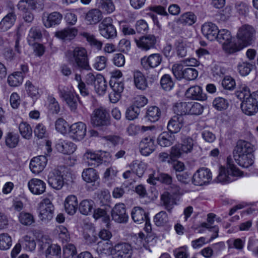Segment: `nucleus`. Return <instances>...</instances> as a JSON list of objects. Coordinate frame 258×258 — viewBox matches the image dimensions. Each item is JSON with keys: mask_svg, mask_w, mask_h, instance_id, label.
<instances>
[{"mask_svg": "<svg viewBox=\"0 0 258 258\" xmlns=\"http://www.w3.org/2000/svg\"><path fill=\"white\" fill-rule=\"evenodd\" d=\"M66 55L74 68L80 71L91 70L89 63L87 51L84 48L77 47L73 50H68Z\"/></svg>", "mask_w": 258, "mask_h": 258, "instance_id": "nucleus-1", "label": "nucleus"}, {"mask_svg": "<svg viewBox=\"0 0 258 258\" xmlns=\"http://www.w3.org/2000/svg\"><path fill=\"white\" fill-rule=\"evenodd\" d=\"M241 172L227 158V167L221 166L219 168V174L217 177V181L222 183H228L234 181V177L241 176Z\"/></svg>", "mask_w": 258, "mask_h": 258, "instance_id": "nucleus-2", "label": "nucleus"}, {"mask_svg": "<svg viewBox=\"0 0 258 258\" xmlns=\"http://www.w3.org/2000/svg\"><path fill=\"white\" fill-rule=\"evenodd\" d=\"M256 31L251 25L244 24L239 27L236 34L238 42L246 47L251 45L255 40Z\"/></svg>", "mask_w": 258, "mask_h": 258, "instance_id": "nucleus-3", "label": "nucleus"}, {"mask_svg": "<svg viewBox=\"0 0 258 258\" xmlns=\"http://www.w3.org/2000/svg\"><path fill=\"white\" fill-rule=\"evenodd\" d=\"M85 82L99 95H103L106 91L107 82L104 77L99 74L88 73L85 76Z\"/></svg>", "mask_w": 258, "mask_h": 258, "instance_id": "nucleus-4", "label": "nucleus"}, {"mask_svg": "<svg viewBox=\"0 0 258 258\" xmlns=\"http://www.w3.org/2000/svg\"><path fill=\"white\" fill-rule=\"evenodd\" d=\"M39 205V218L43 223L49 222L53 217L54 207L52 202L49 199L46 198Z\"/></svg>", "mask_w": 258, "mask_h": 258, "instance_id": "nucleus-5", "label": "nucleus"}, {"mask_svg": "<svg viewBox=\"0 0 258 258\" xmlns=\"http://www.w3.org/2000/svg\"><path fill=\"white\" fill-rule=\"evenodd\" d=\"M194 145V142L192 139L190 137H186L182 140L181 144L175 145L171 148V156L174 158H179L183 154L191 153Z\"/></svg>", "mask_w": 258, "mask_h": 258, "instance_id": "nucleus-6", "label": "nucleus"}, {"mask_svg": "<svg viewBox=\"0 0 258 258\" xmlns=\"http://www.w3.org/2000/svg\"><path fill=\"white\" fill-rule=\"evenodd\" d=\"M113 20L110 17H106L99 24L100 34L106 39H113L117 36V32L112 24Z\"/></svg>", "mask_w": 258, "mask_h": 258, "instance_id": "nucleus-7", "label": "nucleus"}, {"mask_svg": "<svg viewBox=\"0 0 258 258\" xmlns=\"http://www.w3.org/2000/svg\"><path fill=\"white\" fill-rule=\"evenodd\" d=\"M59 94L65 101L71 111L75 112L77 109L78 103H80L79 96L75 92L58 89Z\"/></svg>", "mask_w": 258, "mask_h": 258, "instance_id": "nucleus-8", "label": "nucleus"}, {"mask_svg": "<svg viewBox=\"0 0 258 258\" xmlns=\"http://www.w3.org/2000/svg\"><path fill=\"white\" fill-rule=\"evenodd\" d=\"M111 252L113 258H131L133 250L130 244L121 242L115 244Z\"/></svg>", "mask_w": 258, "mask_h": 258, "instance_id": "nucleus-9", "label": "nucleus"}, {"mask_svg": "<svg viewBox=\"0 0 258 258\" xmlns=\"http://www.w3.org/2000/svg\"><path fill=\"white\" fill-rule=\"evenodd\" d=\"M211 179L212 173L210 169L202 167L194 174L192 182L196 185L201 186L209 183Z\"/></svg>", "mask_w": 258, "mask_h": 258, "instance_id": "nucleus-10", "label": "nucleus"}, {"mask_svg": "<svg viewBox=\"0 0 258 258\" xmlns=\"http://www.w3.org/2000/svg\"><path fill=\"white\" fill-rule=\"evenodd\" d=\"M91 122L95 126L108 125L109 124L108 114L106 110L103 107H100L95 109L91 117Z\"/></svg>", "mask_w": 258, "mask_h": 258, "instance_id": "nucleus-11", "label": "nucleus"}, {"mask_svg": "<svg viewBox=\"0 0 258 258\" xmlns=\"http://www.w3.org/2000/svg\"><path fill=\"white\" fill-rule=\"evenodd\" d=\"M109 84L112 90L109 94V99L112 103H114L121 98V93L124 89V84L121 81L111 79Z\"/></svg>", "mask_w": 258, "mask_h": 258, "instance_id": "nucleus-12", "label": "nucleus"}, {"mask_svg": "<svg viewBox=\"0 0 258 258\" xmlns=\"http://www.w3.org/2000/svg\"><path fill=\"white\" fill-rule=\"evenodd\" d=\"M69 129L70 136L75 140H81L86 135V125L82 122L73 124Z\"/></svg>", "mask_w": 258, "mask_h": 258, "instance_id": "nucleus-13", "label": "nucleus"}, {"mask_svg": "<svg viewBox=\"0 0 258 258\" xmlns=\"http://www.w3.org/2000/svg\"><path fill=\"white\" fill-rule=\"evenodd\" d=\"M111 216L112 219L119 223L126 222L128 218L123 204H116L112 210Z\"/></svg>", "mask_w": 258, "mask_h": 258, "instance_id": "nucleus-14", "label": "nucleus"}, {"mask_svg": "<svg viewBox=\"0 0 258 258\" xmlns=\"http://www.w3.org/2000/svg\"><path fill=\"white\" fill-rule=\"evenodd\" d=\"M162 57L159 53H154L149 56H144L141 59L142 67L145 70L158 67L162 62Z\"/></svg>", "mask_w": 258, "mask_h": 258, "instance_id": "nucleus-15", "label": "nucleus"}, {"mask_svg": "<svg viewBox=\"0 0 258 258\" xmlns=\"http://www.w3.org/2000/svg\"><path fill=\"white\" fill-rule=\"evenodd\" d=\"M135 41L137 46L145 51L155 48L157 42L156 38L153 35L142 36L138 40L136 39Z\"/></svg>", "mask_w": 258, "mask_h": 258, "instance_id": "nucleus-16", "label": "nucleus"}, {"mask_svg": "<svg viewBox=\"0 0 258 258\" xmlns=\"http://www.w3.org/2000/svg\"><path fill=\"white\" fill-rule=\"evenodd\" d=\"M62 19V14L57 12H53L50 14L44 13L42 17L43 23L46 28H50L59 24Z\"/></svg>", "mask_w": 258, "mask_h": 258, "instance_id": "nucleus-17", "label": "nucleus"}, {"mask_svg": "<svg viewBox=\"0 0 258 258\" xmlns=\"http://www.w3.org/2000/svg\"><path fill=\"white\" fill-rule=\"evenodd\" d=\"M254 151V146L250 143L244 140H239L233 150V157H236V155L239 156L240 155L252 153Z\"/></svg>", "mask_w": 258, "mask_h": 258, "instance_id": "nucleus-18", "label": "nucleus"}, {"mask_svg": "<svg viewBox=\"0 0 258 258\" xmlns=\"http://www.w3.org/2000/svg\"><path fill=\"white\" fill-rule=\"evenodd\" d=\"M49 185L54 189H60L64 184L63 175L59 170H54L49 173L48 177Z\"/></svg>", "mask_w": 258, "mask_h": 258, "instance_id": "nucleus-19", "label": "nucleus"}, {"mask_svg": "<svg viewBox=\"0 0 258 258\" xmlns=\"http://www.w3.org/2000/svg\"><path fill=\"white\" fill-rule=\"evenodd\" d=\"M47 163V159L45 156H38L32 158L30 163V169L34 174L42 172Z\"/></svg>", "mask_w": 258, "mask_h": 258, "instance_id": "nucleus-20", "label": "nucleus"}, {"mask_svg": "<svg viewBox=\"0 0 258 258\" xmlns=\"http://www.w3.org/2000/svg\"><path fill=\"white\" fill-rule=\"evenodd\" d=\"M139 147L142 155L146 156H149L155 150L154 139L150 137L143 139L140 142Z\"/></svg>", "mask_w": 258, "mask_h": 258, "instance_id": "nucleus-21", "label": "nucleus"}, {"mask_svg": "<svg viewBox=\"0 0 258 258\" xmlns=\"http://www.w3.org/2000/svg\"><path fill=\"white\" fill-rule=\"evenodd\" d=\"M218 31L217 26L212 22L205 23L202 27V33L210 41L216 40Z\"/></svg>", "mask_w": 258, "mask_h": 258, "instance_id": "nucleus-22", "label": "nucleus"}, {"mask_svg": "<svg viewBox=\"0 0 258 258\" xmlns=\"http://www.w3.org/2000/svg\"><path fill=\"white\" fill-rule=\"evenodd\" d=\"M187 98L192 100L204 101L207 99L206 94L203 92L201 87L195 85L189 88L185 92Z\"/></svg>", "mask_w": 258, "mask_h": 258, "instance_id": "nucleus-23", "label": "nucleus"}, {"mask_svg": "<svg viewBox=\"0 0 258 258\" xmlns=\"http://www.w3.org/2000/svg\"><path fill=\"white\" fill-rule=\"evenodd\" d=\"M28 186L32 194L37 195L42 194L46 189L45 183L38 178H33L30 180L28 183Z\"/></svg>", "mask_w": 258, "mask_h": 258, "instance_id": "nucleus-24", "label": "nucleus"}, {"mask_svg": "<svg viewBox=\"0 0 258 258\" xmlns=\"http://www.w3.org/2000/svg\"><path fill=\"white\" fill-rule=\"evenodd\" d=\"M184 124L182 116L174 115L170 118L167 124V128L171 134L178 133Z\"/></svg>", "mask_w": 258, "mask_h": 258, "instance_id": "nucleus-25", "label": "nucleus"}, {"mask_svg": "<svg viewBox=\"0 0 258 258\" xmlns=\"http://www.w3.org/2000/svg\"><path fill=\"white\" fill-rule=\"evenodd\" d=\"M56 148L60 153L63 154H71L76 151L77 146L70 141L60 140L56 145Z\"/></svg>", "mask_w": 258, "mask_h": 258, "instance_id": "nucleus-26", "label": "nucleus"}, {"mask_svg": "<svg viewBox=\"0 0 258 258\" xmlns=\"http://www.w3.org/2000/svg\"><path fill=\"white\" fill-rule=\"evenodd\" d=\"M241 108L243 112L248 115H253L258 110V106L249 96L242 100Z\"/></svg>", "mask_w": 258, "mask_h": 258, "instance_id": "nucleus-27", "label": "nucleus"}, {"mask_svg": "<svg viewBox=\"0 0 258 258\" xmlns=\"http://www.w3.org/2000/svg\"><path fill=\"white\" fill-rule=\"evenodd\" d=\"M131 216L134 221L138 224H141L144 221L147 223L149 221L148 214L143 209L139 207H135L133 209Z\"/></svg>", "mask_w": 258, "mask_h": 258, "instance_id": "nucleus-28", "label": "nucleus"}, {"mask_svg": "<svg viewBox=\"0 0 258 258\" xmlns=\"http://www.w3.org/2000/svg\"><path fill=\"white\" fill-rule=\"evenodd\" d=\"M78 34L76 28H66L55 32V36L63 41H70L73 39Z\"/></svg>", "mask_w": 258, "mask_h": 258, "instance_id": "nucleus-29", "label": "nucleus"}, {"mask_svg": "<svg viewBox=\"0 0 258 258\" xmlns=\"http://www.w3.org/2000/svg\"><path fill=\"white\" fill-rule=\"evenodd\" d=\"M244 47L237 41L236 42L233 39L222 45V49L225 53L232 54L236 53Z\"/></svg>", "mask_w": 258, "mask_h": 258, "instance_id": "nucleus-30", "label": "nucleus"}, {"mask_svg": "<svg viewBox=\"0 0 258 258\" xmlns=\"http://www.w3.org/2000/svg\"><path fill=\"white\" fill-rule=\"evenodd\" d=\"M161 200L165 209L168 212H171L173 206L177 204L178 200L177 197H175L169 192H164L161 196Z\"/></svg>", "mask_w": 258, "mask_h": 258, "instance_id": "nucleus-31", "label": "nucleus"}, {"mask_svg": "<svg viewBox=\"0 0 258 258\" xmlns=\"http://www.w3.org/2000/svg\"><path fill=\"white\" fill-rule=\"evenodd\" d=\"M84 157L88 165L90 166H98L103 162L101 155L91 151L86 152L84 154Z\"/></svg>", "mask_w": 258, "mask_h": 258, "instance_id": "nucleus-32", "label": "nucleus"}, {"mask_svg": "<svg viewBox=\"0 0 258 258\" xmlns=\"http://www.w3.org/2000/svg\"><path fill=\"white\" fill-rule=\"evenodd\" d=\"M78 207L77 197L74 195H70L67 197L64 201V208L66 212L70 215L75 214Z\"/></svg>", "mask_w": 258, "mask_h": 258, "instance_id": "nucleus-33", "label": "nucleus"}, {"mask_svg": "<svg viewBox=\"0 0 258 258\" xmlns=\"http://www.w3.org/2000/svg\"><path fill=\"white\" fill-rule=\"evenodd\" d=\"M235 162L243 168H248L251 166L254 162V156L252 153L240 155L234 157Z\"/></svg>", "mask_w": 258, "mask_h": 258, "instance_id": "nucleus-34", "label": "nucleus"}, {"mask_svg": "<svg viewBox=\"0 0 258 258\" xmlns=\"http://www.w3.org/2000/svg\"><path fill=\"white\" fill-rule=\"evenodd\" d=\"M16 20V15L15 13H9L0 22V30L3 31H7L14 25Z\"/></svg>", "mask_w": 258, "mask_h": 258, "instance_id": "nucleus-35", "label": "nucleus"}, {"mask_svg": "<svg viewBox=\"0 0 258 258\" xmlns=\"http://www.w3.org/2000/svg\"><path fill=\"white\" fill-rule=\"evenodd\" d=\"M102 19V12L97 9H92L88 11L85 17V20L90 25L98 23Z\"/></svg>", "mask_w": 258, "mask_h": 258, "instance_id": "nucleus-36", "label": "nucleus"}, {"mask_svg": "<svg viewBox=\"0 0 258 258\" xmlns=\"http://www.w3.org/2000/svg\"><path fill=\"white\" fill-rule=\"evenodd\" d=\"M175 140L174 136L171 133L163 132L161 134L158 139V144L164 147L171 146Z\"/></svg>", "mask_w": 258, "mask_h": 258, "instance_id": "nucleus-37", "label": "nucleus"}, {"mask_svg": "<svg viewBox=\"0 0 258 258\" xmlns=\"http://www.w3.org/2000/svg\"><path fill=\"white\" fill-rule=\"evenodd\" d=\"M83 179L87 183H94L99 178V175L93 168H88L83 170L82 174Z\"/></svg>", "mask_w": 258, "mask_h": 258, "instance_id": "nucleus-38", "label": "nucleus"}, {"mask_svg": "<svg viewBox=\"0 0 258 258\" xmlns=\"http://www.w3.org/2000/svg\"><path fill=\"white\" fill-rule=\"evenodd\" d=\"M133 77L134 84L138 89L144 90L147 88L148 85L146 79L140 71H134Z\"/></svg>", "mask_w": 258, "mask_h": 258, "instance_id": "nucleus-39", "label": "nucleus"}, {"mask_svg": "<svg viewBox=\"0 0 258 258\" xmlns=\"http://www.w3.org/2000/svg\"><path fill=\"white\" fill-rule=\"evenodd\" d=\"M215 216V215L213 213L209 214L207 218L208 223L204 222L201 224L202 227L209 229L211 231L213 232V234L211 237L210 240H213L218 236L219 228L216 226H211L214 222V218Z\"/></svg>", "mask_w": 258, "mask_h": 258, "instance_id": "nucleus-40", "label": "nucleus"}, {"mask_svg": "<svg viewBox=\"0 0 258 258\" xmlns=\"http://www.w3.org/2000/svg\"><path fill=\"white\" fill-rule=\"evenodd\" d=\"M95 203L91 199H85L82 201L79 205V210L83 215H88L92 212Z\"/></svg>", "mask_w": 258, "mask_h": 258, "instance_id": "nucleus-41", "label": "nucleus"}, {"mask_svg": "<svg viewBox=\"0 0 258 258\" xmlns=\"http://www.w3.org/2000/svg\"><path fill=\"white\" fill-rule=\"evenodd\" d=\"M25 86L27 94L32 99H37L40 97L42 91L38 87L34 85L31 81H27Z\"/></svg>", "mask_w": 258, "mask_h": 258, "instance_id": "nucleus-42", "label": "nucleus"}, {"mask_svg": "<svg viewBox=\"0 0 258 258\" xmlns=\"http://www.w3.org/2000/svg\"><path fill=\"white\" fill-rule=\"evenodd\" d=\"M161 112L159 107L156 106L149 107L146 112V117L151 122H155L159 120Z\"/></svg>", "mask_w": 258, "mask_h": 258, "instance_id": "nucleus-43", "label": "nucleus"}, {"mask_svg": "<svg viewBox=\"0 0 258 258\" xmlns=\"http://www.w3.org/2000/svg\"><path fill=\"white\" fill-rule=\"evenodd\" d=\"M19 242L22 246L27 251H33L36 248V242L33 237L28 235H25L21 239Z\"/></svg>", "mask_w": 258, "mask_h": 258, "instance_id": "nucleus-44", "label": "nucleus"}, {"mask_svg": "<svg viewBox=\"0 0 258 258\" xmlns=\"http://www.w3.org/2000/svg\"><path fill=\"white\" fill-rule=\"evenodd\" d=\"M42 37L41 30L37 26L32 27L28 34L27 37L28 42L29 45H33L35 41L40 39Z\"/></svg>", "mask_w": 258, "mask_h": 258, "instance_id": "nucleus-45", "label": "nucleus"}, {"mask_svg": "<svg viewBox=\"0 0 258 258\" xmlns=\"http://www.w3.org/2000/svg\"><path fill=\"white\" fill-rule=\"evenodd\" d=\"M19 222L24 226H29L35 222L33 215L30 213L21 212L18 215Z\"/></svg>", "mask_w": 258, "mask_h": 258, "instance_id": "nucleus-46", "label": "nucleus"}, {"mask_svg": "<svg viewBox=\"0 0 258 258\" xmlns=\"http://www.w3.org/2000/svg\"><path fill=\"white\" fill-rule=\"evenodd\" d=\"M23 76L21 72H15L9 76L8 83L12 87H17L22 83Z\"/></svg>", "mask_w": 258, "mask_h": 258, "instance_id": "nucleus-47", "label": "nucleus"}, {"mask_svg": "<svg viewBox=\"0 0 258 258\" xmlns=\"http://www.w3.org/2000/svg\"><path fill=\"white\" fill-rule=\"evenodd\" d=\"M82 36L86 39L88 42L92 47L98 50H100L102 48L103 45L102 42L96 39L94 35L89 33L84 32L82 34Z\"/></svg>", "mask_w": 258, "mask_h": 258, "instance_id": "nucleus-48", "label": "nucleus"}, {"mask_svg": "<svg viewBox=\"0 0 258 258\" xmlns=\"http://www.w3.org/2000/svg\"><path fill=\"white\" fill-rule=\"evenodd\" d=\"M188 102L176 103L173 107V110L176 116H182L188 114Z\"/></svg>", "mask_w": 258, "mask_h": 258, "instance_id": "nucleus-49", "label": "nucleus"}, {"mask_svg": "<svg viewBox=\"0 0 258 258\" xmlns=\"http://www.w3.org/2000/svg\"><path fill=\"white\" fill-rule=\"evenodd\" d=\"M46 258H60L61 248L57 244H52L45 250Z\"/></svg>", "mask_w": 258, "mask_h": 258, "instance_id": "nucleus-50", "label": "nucleus"}, {"mask_svg": "<svg viewBox=\"0 0 258 258\" xmlns=\"http://www.w3.org/2000/svg\"><path fill=\"white\" fill-rule=\"evenodd\" d=\"M20 133L24 139L29 140L32 136V129L26 122H21L19 126Z\"/></svg>", "mask_w": 258, "mask_h": 258, "instance_id": "nucleus-51", "label": "nucleus"}, {"mask_svg": "<svg viewBox=\"0 0 258 258\" xmlns=\"http://www.w3.org/2000/svg\"><path fill=\"white\" fill-rule=\"evenodd\" d=\"M99 8L106 14H110L115 10V6L111 0H98Z\"/></svg>", "mask_w": 258, "mask_h": 258, "instance_id": "nucleus-52", "label": "nucleus"}, {"mask_svg": "<svg viewBox=\"0 0 258 258\" xmlns=\"http://www.w3.org/2000/svg\"><path fill=\"white\" fill-rule=\"evenodd\" d=\"M232 39H233L232 36L231 35V33L228 30L222 29L219 30L216 40L223 45L229 41L231 40Z\"/></svg>", "mask_w": 258, "mask_h": 258, "instance_id": "nucleus-53", "label": "nucleus"}, {"mask_svg": "<svg viewBox=\"0 0 258 258\" xmlns=\"http://www.w3.org/2000/svg\"><path fill=\"white\" fill-rule=\"evenodd\" d=\"M12 244V238L8 233L0 234V249L7 250L11 247Z\"/></svg>", "mask_w": 258, "mask_h": 258, "instance_id": "nucleus-54", "label": "nucleus"}, {"mask_svg": "<svg viewBox=\"0 0 258 258\" xmlns=\"http://www.w3.org/2000/svg\"><path fill=\"white\" fill-rule=\"evenodd\" d=\"M93 217L96 220L101 218L102 221L106 223V226H108L110 218L106 209L100 208L95 209L94 211Z\"/></svg>", "mask_w": 258, "mask_h": 258, "instance_id": "nucleus-55", "label": "nucleus"}, {"mask_svg": "<svg viewBox=\"0 0 258 258\" xmlns=\"http://www.w3.org/2000/svg\"><path fill=\"white\" fill-rule=\"evenodd\" d=\"M19 141V136L16 134L9 133L5 137L6 145L11 148L16 147Z\"/></svg>", "mask_w": 258, "mask_h": 258, "instance_id": "nucleus-56", "label": "nucleus"}, {"mask_svg": "<svg viewBox=\"0 0 258 258\" xmlns=\"http://www.w3.org/2000/svg\"><path fill=\"white\" fill-rule=\"evenodd\" d=\"M196 16L191 12H187L182 15L179 19V22L184 25H191L196 21Z\"/></svg>", "mask_w": 258, "mask_h": 258, "instance_id": "nucleus-57", "label": "nucleus"}, {"mask_svg": "<svg viewBox=\"0 0 258 258\" xmlns=\"http://www.w3.org/2000/svg\"><path fill=\"white\" fill-rule=\"evenodd\" d=\"M160 84L162 88L166 91L170 90L174 86V83L171 76L168 74H165L162 77L160 80Z\"/></svg>", "mask_w": 258, "mask_h": 258, "instance_id": "nucleus-58", "label": "nucleus"}, {"mask_svg": "<svg viewBox=\"0 0 258 258\" xmlns=\"http://www.w3.org/2000/svg\"><path fill=\"white\" fill-rule=\"evenodd\" d=\"M253 66L247 61L239 62L237 66L238 72L242 76L248 75L252 70Z\"/></svg>", "mask_w": 258, "mask_h": 258, "instance_id": "nucleus-59", "label": "nucleus"}, {"mask_svg": "<svg viewBox=\"0 0 258 258\" xmlns=\"http://www.w3.org/2000/svg\"><path fill=\"white\" fill-rule=\"evenodd\" d=\"M154 222L157 226L165 225L168 222V218L166 212L161 211L157 214L154 217Z\"/></svg>", "mask_w": 258, "mask_h": 258, "instance_id": "nucleus-60", "label": "nucleus"}, {"mask_svg": "<svg viewBox=\"0 0 258 258\" xmlns=\"http://www.w3.org/2000/svg\"><path fill=\"white\" fill-rule=\"evenodd\" d=\"M130 167L133 170L135 176L140 178L143 176L146 170V166L144 163H134L130 165Z\"/></svg>", "mask_w": 258, "mask_h": 258, "instance_id": "nucleus-61", "label": "nucleus"}, {"mask_svg": "<svg viewBox=\"0 0 258 258\" xmlns=\"http://www.w3.org/2000/svg\"><path fill=\"white\" fill-rule=\"evenodd\" d=\"M228 104V101L222 97L216 98L213 102V106L220 111L227 109Z\"/></svg>", "mask_w": 258, "mask_h": 258, "instance_id": "nucleus-62", "label": "nucleus"}, {"mask_svg": "<svg viewBox=\"0 0 258 258\" xmlns=\"http://www.w3.org/2000/svg\"><path fill=\"white\" fill-rule=\"evenodd\" d=\"M69 124L63 118H59L55 122V128L62 134H65L67 133L69 129Z\"/></svg>", "mask_w": 258, "mask_h": 258, "instance_id": "nucleus-63", "label": "nucleus"}, {"mask_svg": "<svg viewBox=\"0 0 258 258\" xmlns=\"http://www.w3.org/2000/svg\"><path fill=\"white\" fill-rule=\"evenodd\" d=\"M140 112V109L133 105L129 107L126 110L125 117L130 120L137 118Z\"/></svg>", "mask_w": 258, "mask_h": 258, "instance_id": "nucleus-64", "label": "nucleus"}]
</instances>
